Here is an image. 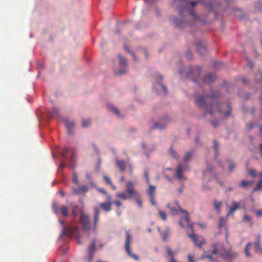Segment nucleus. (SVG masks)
<instances>
[{"mask_svg":"<svg viewBox=\"0 0 262 262\" xmlns=\"http://www.w3.org/2000/svg\"><path fill=\"white\" fill-rule=\"evenodd\" d=\"M72 183L74 186L72 187V193L75 195H80L82 194V187L78 180V176L74 172L72 177Z\"/></svg>","mask_w":262,"mask_h":262,"instance_id":"11","label":"nucleus"},{"mask_svg":"<svg viewBox=\"0 0 262 262\" xmlns=\"http://www.w3.org/2000/svg\"><path fill=\"white\" fill-rule=\"evenodd\" d=\"M69 151V149L68 148H64L61 152V156L62 158L65 159L66 156L68 152Z\"/></svg>","mask_w":262,"mask_h":262,"instance_id":"46","label":"nucleus"},{"mask_svg":"<svg viewBox=\"0 0 262 262\" xmlns=\"http://www.w3.org/2000/svg\"><path fill=\"white\" fill-rule=\"evenodd\" d=\"M246 60H247V65L249 67H250L251 68H252L253 67L252 63H251L250 60H249L248 58H246Z\"/></svg>","mask_w":262,"mask_h":262,"instance_id":"58","label":"nucleus"},{"mask_svg":"<svg viewBox=\"0 0 262 262\" xmlns=\"http://www.w3.org/2000/svg\"><path fill=\"white\" fill-rule=\"evenodd\" d=\"M114 203L117 207H119L122 205V203L119 200H115Z\"/></svg>","mask_w":262,"mask_h":262,"instance_id":"53","label":"nucleus"},{"mask_svg":"<svg viewBox=\"0 0 262 262\" xmlns=\"http://www.w3.org/2000/svg\"><path fill=\"white\" fill-rule=\"evenodd\" d=\"M195 45L198 53L201 55L203 54L206 51L205 46L200 41L196 42Z\"/></svg>","mask_w":262,"mask_h":262,"instance_id":"21","label":"nucleus"},{"mask_svg":"<svg viewBox=\"0 0 262 262\" xmlns=\"http://www.w3.org/2000/svg\"><path fill=\"white\" fill-rule=\"evenodd\" d=\"M170 230L169 228H167L163 232H160V234L162 236V239L163 241H166L170 235Z\"/></svg>","mask_w":262,"mask_h":262,"instance_id":"27","label":"nucleus"},{"mask_svg":"<svg viewBox=\"0 0 262 262\" xmlns=\"http://www.w3.org/2000/svg\"><path fill=\"white\" fill-rule=\"evenodd\" d=\"M211 123L214 127L216 128L218 126V122L216 121H212Z\"/></svg>","mask_w":262,"mask_h":262,"instance_id":"62","label":"nucleus"},{"mask_svg":"<svg viewBox=\"0 0 262 262\" xmlns=\"http://www.w3.org/2000/svg\"><path fill=\"white\" fill-rule=\"evenodd\" d=\"M239 205L237 202H233L232 203V207L230 208L227 216L232 214L237 209L239 208Z\"/></svg>","mask_w":262,"mask_h":262,"instance_id":"22","label":"nucleus"},{"mask_svg":"<svg viewBox=\"0 0 262 262\" xmlns=\"http://www.w3.org/2000/svg\"><path fill=\"white\" fill-rule=\"evenodd\" d=\"M105 195L106 196L107 202H111V200L112 199V196L108 194L107 193V194H105Z\"/></svg>","mask_w":262,"mask_h":262,"instance_id":"63","label":"nucleus"},{"mask_svg":"<svg viewBox=\"0 0 262 262\" xmlns=\"http://www.w3.org/2000/svg\"><path fill=\"white\" fill-rule=\"evenodd\" d=\"M86 178L88 183L90 184V185L92 187L94 186V183L92 181L91 176L90 174H87L86 175Z\"/></svg>","mask_w":262,"mask_h":262,"instance_id":"42","label":"nucleus"},{"mask_svg":"<svg viewBox=\"0 0 262 262\" xmlns=\"http://www.w3.org/2000/svg\"><path fill=\"white\" fill-rule=\"evenodd\" d=\"M149 185L148 194H149V196H152V195H154V193L155 192V187L153 185H151L150 183H149V185Z\"/></svg>","mask_w":262,"mask_h":262,"instance_id":"37","label":"nucleus"},{"mask_svg":"<svg viewBox=\"0 0 262 262\" xmlns=\"http://www.w3.org/2000/svg\"><path fill=\"white\" fill-rule=\"evenodd\" d=\"M173 5L178 10L180 15L185 14L184 17L180 19H174L176 26L180 28H183L187 25L193 24L198 19L199 16L195 13L194 8L198 4L197 1L188 0H173Z\"/></svg>","mask_w":262,"mask_h":262,"instance_id":"2","label":"nucleus"},{"mask_svg":"<svg viewBox=\"0 0 262 262\" xmlns=\"http://www.w3.org/2000/svg\"><path fill=\"white\" fill-rule=\"evenodd\" d=\"M150 202H151V203L152 204V205H156V202L154 200V195L150 196Z\"/></svg>","mask_w":262,"mask_h":262,"instance_id":"57","label":"nucleus"},{"mask_svg":"<svg viewBox=\"0 0 262 262\" xmlns=\"http://www.w3.org/2000/svg\"><path fill=\"white\" fill-rule=\"evenodd\" d=\"M210 247L212 248V254H219L225 260L231 262L238 256V253L235 251L231 250L226 251L223 245L221 243H213Z\"/></svg>","mask_w":262,"mask_h":262,"instance_id":"4","label":"nucleus"},{"mask_svg":"<svg viewBox=\"0 0 262 262\" xmlns=\"http://www.w3.org/2000/svg\"><path fill=\"white\" fill-rule=\"evenodd\" d=\"M212 187L209 186L207 184H204L202 186V189L204 191H208L211 190Z\"/></svg>","mask_w":262,"mask_h":262,"instance_id":"45","label":"nucleus"},{"mask_svg":"<svg viewBox=\"0 0 262 262\" xmlns=\"http://www.w3.org/2000/svg\"><path fill=\"white\" fill-rule=\"evenodd\" d=\"M255 212L257 216H262V210H256Z\"/></svg>","mask_w":262,"mask_h":262,"instance_id":"59","label":"nucleus"},{"mask_svg":"<svg viewBox=\"0 0 262 262\" xmlns=\"http://www.w3.org/2000/svg\"><path fill=\"white\" fill-rule=\"evenodd\" d=\"M193 154V153L192 152H187L184 158L183 162L178 164L175 173V177L178 180H186L185 177L183 175V173L187 169H189V166L187 164L185 163V162L189 161Z\"/></svg>","mask_w":262,"mask_h":262,"instance_id":"6","label":"nucleus"},{"mask_svg":"<svg viewBox=\"0 0 262 262\" xmlns=\"http://www.w3.org/2000/svg\"><path fill=\"white\" fill-rule=\"evenodd\" d=\"M219 95L217 92L215 94H211L208 95L205 94L203 95L198 94L195 98V102L200 110L205 115H212L214 112L217 111L224 117H228L230 116L231 108L229 105H227V110L223 113L222 105H219L217 98Z\"/></svg>","mask_w":262,"mask_h":262,"instance_id":"1","label":"nucleus"},{"mask_svg":"<svg viewBox=\"0 0 262 262\" xmlns=\"http://www.w3.org/2000/svg\"><path fill=\"white\" fill-rule=\"evenodd\" d=\"M63 122L66 126L67 132L69 134L71 133L75 126L74 122L72 121H69L67 119H63Z\"/></svg>","mask_w":262,"mask_h":262,"instance_id":"20","label":"nucleus"},{"mask_svg":"<svg viewBox=\"0 0 262 262\" xmlns=\"http://www.w3.org/2000/svg\"><path fill=\"white\" fill-rule=\"evenodd\" d=\"M103 179H104V180L106 182V183L108 184H111V180L110 178L108 176H107L106 175H104V176H103Z\"/></svg>","mask_w":262,"mask_h":262,"instance_id":"50","label":"nucleus"},{"mask_svg":"<svg viewBox=\"0 0 262 262\" xmlns=\"http://www.w3.org/2000/svg\"><path fill=\"white\" fill-rule=\"evenodd\" d=\"M261 236L260 234L256 235V241L254 242V248L255 252L259 255H262V247L260 245Z\"/></svg>","mask_w":262,"mask_h":262,"instance_id":"16","label":"nucleus"},{"mask_svg":"<svg viewBox=\"0 0 262 262\" xmlns=\"http://www.w3.org/2000/svg\"><path fill=\"white\" fill-rule=\"evenodd\" d=\"M144 176L145 177L146 181L147 183L148 184V185H149L150 179H149V176H148V170H145L144 171Z\"/></svg>","mask_w":262,"mask_h":262,"instance_id":"47","label":"nucleus"},{"mask_svg":"<svg viewBox=\"0 0 262 262\" xmlns=\"http://www.w3.org/2000/svg\"><path fill=\"white\" fill-rule=\"evenodd\" d=\"M214 208L215 210L217 211V212L220 214L221 213V207L222 206V202H219L216 200H215L214 201Z\"/></svg>","mask_w":262,"mask_h":262,"instance_id":"32","label":"nucleus"},{"mask_svg":"<svg viewBox=\"0 0 262 262\" xmlns=\"http://www.w3.org/2000/svg\"><path fill=\"white\" fill-rule=\"evenodd\" d=\"M91 120L89 118L83 119V127H89L91 124Z\"/></svg>","mask_w":262,"mask_h":262,"instance_id":"33","label":"nucleus"},{"mask_svg":"<svg viewBox=\"0 0 262 262\" xmlns=\"http://www.w3.org/2000/svg\"><path fill=\"white\" fill-rule=\"evenodd\" d=\"M186 57L189 60H190L192 58V54L191 52L189 51H187L186 54Z\"/></svg>","mask_w":262,"mask_h":262,"instance_id":"51","label":"nucleus"},{"mask_svg":"<svg viewBox=\"0 0 262 262\" xmlns=\"http://www.w3.org/2000/svg\"><path fill=\"white\" fill-rule=\"evenodd\" d=\"M63 234L69 237H75L78 243L81 244L79 229L77 227L65 228L63 230Z\"/></svg>","mask_w":262,"mask_h":262,"instance_id":"9","label":"nucleus"},{"mask_svg":"<svg viewBox=\"0 0 262 262\" xmlns=\"http://www.w3.org/2000/svg\"><path fill=\"white\" fill-rule=\"evenodd\" d=\"M124 48L130 54L132 55V57H133V60L136 61V62H137L138 61V59L137 58V57H136L135 55L129 49V48L126 47V46H124Z\"/></svg>","mask_w":262,"mask_h":262,"instance_id":"40","label":"nucleus"},{"mask_svg":"<svg viewBox=\"0 0 262 262\" xmlns=\"http://www.w3.org/2000/svg\"><path fill=\"white\" fill-rule=\"evenodd\" d=\"M156 82L154 83L153 87L159 95H165L167 92V88L161 83L162 76L159 74L155 75Z\"/></svg>","mask_w":262,"mask_h":262,"instance_id":"7","label":"nucleus"},{"mask_svg":"<svg viewBox=\"0 0 262 262\" xmlns=\"http://www.w3.org/2000/svg\"><path fill=\"white\" fill-rule=\"evenodd\" d=\"M94 221L91 223L89 215L83 213V236L89 237L91 235H96L97 225L99 220V210L97 208H94Z\"/></svg>","mask_w":262,"mask_h":262,"instance_id":"3","label":"nucleus"},{"mask_svg":"<svg viewBox=\"0 0 262 262\" xmlns=\"http://www.w3.org/2000/svg\"><path fill=\"white\" fill-rule=\"evenodd\" d=\"M107 107L108 111L116 115L117 117L119 118H122L124 117V114H122L119 110L114 105L112 104H108Z\"/></svg>","mask_w":262,"mask_h":262,"instance_id":"17","label":"nucleus"},{"mask_svg":"<svg viewBox=\"0 0 262 262\" xmlns=\"http://www.w3.org/2000/svg\"><path fill=\"white\" fill-rule=\"evenodd\" d=\"M96 250V242L95 239H93L91 243L88 246L87 254L88 257L86 258V262H92L93 255Z\"/></svg>","mask_w":262,"mask_h":262,"instance_id":"12","label":"nucleus"},{"mask_svg":"<svg viewBox=\"0 0 262 262\" xmlns=\"http://www.w3.org/2000/svg\"><path fill=\"white\" fill-rule=\"evenodd\" d=\"M59 193L61 196L64 197V196H66V192H64V190H60Z\"/></svg>","mask_w":262,"mask_h":262,"instance_id":"64","label":"nucleus"},{"mask_svg":"<svg viewBox=\"0 0 262 262\" xmlns=\"http://www.w3.org/2000/svg\"><path fill=\"white\" fill-rule=\"evenodd\" d=\"M250 184L251 183L248 181L243 180L241 181L239 185L241 187L245 188L248 187Z\"/></svg>","mask_w":262,"mask_h":262,"instance_id":"38","label":"nucleus"},{"mask_svg":"<svg viewBox=\"0 0 262 262\" xmlns=\"http://www.w3.org/2000/svg\"><path fill=\"white\" fill-rule=\"evenodd\" d=\"M188 258L189 262H195L193 260V256H191V255L189 254L188 255Z\"/></svg>","mask_w":262,"mask_h":262,"instance_id":"56","label":"nucleus"},{"mask_svg":"<svg viewBox=\"0 0 262 262\" xmlns=\"http://www.w3.org/2000/svg\"><path fill=\"white\" fill-rule=\"evenodd\" d=\"M166 208H168L170 210V214L172 215H176L178 214V211L177 209H175L174 207L171 206V204L168 203L166 205Z\"/></svg>","mask_w":262,"mask_h":262,"instance_id":"29","label":"nucleus"},{"mask_svg":"<svg viewBox=\"0 0 262 262\" xmlns=\"http://www.w3.org/2000/svg\"><path fill=\"white\" fill-rule=\"evenodd\" d=\"M213 146L215 151V157L216 158L219 155V144L215 139H214L213 141Z\"/></svg>","mask_w":262,"mask_h":262,"instance_id":"30","label":"nucleus"},{"mask_svg":"<svg viewBox=\"0 0 262 262\" xmlns=\"http://www.w3.org/2000/svg\"><path fill=\"white\" fill-rule=\"evenodd\" d=\"M111 202H103L100 204V207L105 212H108L111 210Z\"/></svg>","mask_w":262,"mask_h":262,"instance_id":"26","label":"nucleus"},{"mask_svg":"<svg viewBox=\"0 0 262 262\" xmlns=\"http://www.w3.org/2000/svg\"><path fill=\"white\" fill-rule=\"evenodd\" d=\"M244 220L245 221L250 222L251 221V218H250V216H249L248 215H245L244 216Z\"/></svg>","mask_w":262,"mask_h":262,"instance_id":"55","label":"nucleus"},{"mask_svg":"<svg viewBox=\"0 0 262 262\" xmlns=\"http://www.w3.org/2000/svg\"><path fill=\"white\" fill-rule=\"evenodd\" d=\"M72 210V214L74 216H77L78 213V207L74 205H71Z\"/></svg>","mask_w":262,"mask_h":262,"instance_id":"34","label":"nucleus"},{"mask_svg":"<svg viewBox=\"0 0 262 262\" xmlns=\"http://www.w3.org/2000/svg\"><path fill=\"white\" fill-rule=\"evenodd\" d=\"M66 167V164H65L64 163L62 162V163H60V165H59V169H64Z\"/></svg>","mask_w":262,"mask_h":262,"instance_id":"61","label":"nucleus"},{"mask_svg":"<svg viewBox=\"0 0 262 262\" xmlns=\"http://www.w3.org/2000/svg\"><path fill=\"white\" fill-rule=\"evenodd\" d=\"M188 236L193 240L195 245L199 248H201V246L205 244V241L202 236H198L194 233L188 234Z\"/></svg>","mask_w":262,"mask_h":262,"instance_id":"14","label":"nucleus"},{"mask_svg":"<svg viewBox=\"0 0 262 262\" xmlns=\"http://www.w3.org/2000/svg\"><path fill=\"white\" fill-rule=\"evenodd\" d=\"M212 254H213L211 253V251L210 253H209L208 252L204 253L202 256V259H204V258H206L209 259L211 261L217 262L213 259Z\"/></svg>","mask_w":262,"mask_h":262,"instance_id":"28","label":"nucleus"},{"mask_svg":"<svg viewBox=\"0 0 262 262\" xmlns=\"http://www.w3.org/2000/svg\"><path fill=\"white\" fill-rule=\"evenodd\" d=\"M127 163L129 167L130 173H132L133 172V166L131 164V163H130V162L129 161V160L127 161Z\"/></svg>","mask_w":262,"mask_h":262,"instance_id":"54","label":"nucleus"},{"mask_svg":"<svg viewBox=\"0 0 262 262\" xmlns=\"http://www.w3.org/2000/svg\"><path fill=\"white\" fill-rule=\"evenodd\" d=\"M176 205L177 206L178 208L179 209V210L181 212L183 213H186V215L183 217V219L187 222V225L191 228V229L193 231V226L194 225V223H190V218L189 216L187 214V213L186 211L183 210L181 208H180V206L178 204V202H175Z\"/></svg>","mask_w":262,"mask_h":262,"instance_id":"18","label":"nucleus"},{"mask_svg":"<svg viewBox=\"0 0 262 262\" xmlns=\"http://www.w3.org/2000/svg\"><path fill=\"white\" fill-rule=\"evenodd\" d=\"M125 235H126V239L125 241V246L124 248L125 250L127 253L128 255L132 258H133L135 260H139V257L132 253L131 249H130V243L132 242V236L129 233V231H126L125 232Z\"/></svg>","mask_w":262,"mask_h":262,"instance_id":"8","label":"nucleus"},{"mask_svg":"<svg viewBox=\"0 0 262 262\" xmlns=\"http://www.w3.org/2000/svg\"><path fill=\"white\" fill-rule=\"evenodd\" d=\"M262 189V178H261V180H260L257 186H256V187L253 189V192H255V191H256L258 190H261Z\"/></svg>","mask_w":262,"mask_h":262,"instance_id":"41","label":"nucleus"},{"mask_svg":"<svg viewBox=\"0 0 262 262\" xmlns=\"http://www.w3.org/2000/svg\"><path fill=\"white\" fill-rule=\"evenodd\" d=\"M215 79V76L213 75L211 73H209L207 75H206L204 78H203V82L205 83H210L212 81H213Z\"/></svg>","mask_w":262,"mask_h":262,"instance_id":"24","label":"nucleus"},{"mask_svg":"<svg viewBox=\"0 0 262 262\" xmlns=\"http://www.w3.org/2000/svg\"><path fill=\"white\" fill-rule=\"evenodd\" d=\"M226 220L224 217H220L219 219V226L220 228L223 227L225 226Z\"/></svg>","mask_w":262,"mask_h":262,"instance_id":"39","label":"nucleus"},{"mask_svg":"<svg viewBox=\"0 0 262 262\" xmlns=\"http://www.w3.org/2000/svg\"><path fill=\"white\" fill-rule=\"evenodd\" d=\"M201 73V69L200 68L198 67H196L194 68H192L191 67L189 68V72L188 73V77H190L194 82L196 81V78H194L192 77V76H194L195 77H199Z\"/></svg>","mask_w":262,"mask_h":262,"instance_id":"15","label":"nucleus"},{"mask_svg":"<svg viewBox=\"0 0 262 262\" xmlns=\"http://www.w3.org/2000/svg\"><path fill=\"white\" fill-rule=\"evenodd\" d=\"M159 215L162 219H163V220H166L167 215L164 212H163L161 210H159Z\"/></svg>","mask_w":262,"mask_h":262,"instance_id":"48","label":"nucleus"},{"mask_svg":"<svg viewBox=\"0 0 262 262\" xmlns=\"http://www.w3.org/2000/svg\"><path fill=\"white\" fill-rule=\"evenodd\" d=\"M125 187L127 193L117 192L116 194V196L124 200H126L134 197L138 207L141 208L142 207V203L140 194L135 190L133 183L130 181L128 182L126 184Z\"/></svg>","mask_w":262,"mask_h":262,"instance_id":"5","label":"nucleus"},{"mask_svg":"<svg viewBox=\"0 0 262 262\" xmlns=\"http://www.w3.org/2000/svg\"><path fill=\"white\" fill-rule=\"evenodd\" d=\"M255 10L257 11L261 10L262 8V4L260 2H258L256 3L254 5Z\"/></svg>","mask_w":262,"mask_h":262,"instance_id":"43","label":"nucleus"},{"mask_svg":"<svg viewBox=\"0 0 262 262\" xmlns=\"http://www.w3.org/2000/svg\"><path fill=\"white\" fill-rule=\"evenodd\" d=\"M116 165L119 169L120 171L123 172L126 169V162L124 160H119L116 159Z\"/></svg>","mask_w":262,"mask_h":262,"instance_id":"19","label":"nucleus"},{"mask_svg":"<svg viewBox=\"0 0 262 262\" xmlns=\"http://www.w3.org/2000/svg\"><path fill=\"white\" fill-rule=\"evenodd\" d=\"M97 190L100 193H102V194H103L104 195L107 194L106 191L104 189H103L102 188H97Z\"/></svg>","mask_w":262,"mask_h":262,"instance_id":"52","label":"nucleus"},{"mask_svg":"<svg viewBox=\"0 0 262 262\" xmlns=\"http://www.w3.org/2000/svg\"><path fill=\"white\" fill-rule=\"evenodd\" d=\"M248 173L249 175L253 177H254L256 176V172L254 169H250L248 171Z\"/></svg>","mask_w":262,"mask_h":262,"instance_id":"49","label":"nucleus"},{"mask_svg":"<svg viewBox=\"0 0 262 262\" xmlns=\"http://www.w3.org/2000/svg\"><path fill=\"white\" fill-rule=\"evenodd\" d=\"M251 245V243H248L246 245L245 249H244V252L245 254V255L248 257H251V255L249 251V247Z\"/></svg>","mask_w":262,"mask_h":262,"instance_id":"36","label":"nucleus"},{"mask_svg":"<svg viewBox=\"0 0 262 262\" xmlns=\"http://www.w3.org/2000/svg\"><path fill=\"white\" fill-rule=\"evenodd\" d=\"M171 120V119L169 117L167 116L164 117L160 119L159 122L155 123L152 128L158 130L164 129L166 128L167 123L170 121Z\"/></svg>","mask_w":262,"mask_h":262,"instance_id":"13","label":"nucleus"},{"mask_svg":"<svg viewBox=\"0 0 262 262\" xmlns=\"http://www.w3.org/2000/svg\"><path fill=\"white\" fill-rule=\"evenodd\" d=\"M117 58L118 59L119 66L121 68L120 69H115V74L117 75H121L125 74L127 73V70L125 68L127 65V62L126 58L124 57H122L120 54L117 55Z\"/></svg>","mask_w":262,"mask_h":262,"instance_id":"10","label":"nucleus"},{"mask_svg":"<svg viewBox=\"0 0 262 262\" xmlns=\"http://www.w3.org/2000/svg\"><path fill=\"white\" fill-rule=\"evenodd\" d=\"M226 161L228 164L229 171L230 172L232 171L234 168H235L236 164L231 159H227Z\"/></svg>","mask_w":262,"mask_h":262,"instance_id":"25","label":"nucleus"},{"mask_svg":"<svg viewBox=\"0 0 262 262\" xmlns=\"http://www.w3.org/2000/svg\"><path fill=\"white\" fill-rule=\"evenodd\" d=\"M60 211L62 215L63 216H67L68 215V208L67 207L64 206L62 205L60 208Z\"/></svg>","mask_w":262,"mask_h":262,"instance_id":"35","label":"nucleus"},{"mask_svg":"<svg viewBox=\"0 0 262 262\" xmlns=\"http://www.w3.org/2000/svg\"><path fill=\"white\" fill-rule=\"evenodd\" d=\"M213 170V167L210 164H207V168L203 172L204 176H206L208 174H211Z\"/></svg>","mask_w":262,"mask_h":262,"instance_id":"31","label":"nucleus"},{"mask_svg":"<svg viewBox=\"0 0 262 262\" xmlns=\"http://www.w3.org/2000/svg\"><path fill=\"white\" fill-rule=\"evenodd\" d=\"M169 154L173 158L175 159H178L179 158V156L176 154L175 151L172 148H170L169 149Z\"/></svg>","mask_w":262,"mask_h":262,"instance_id":"44","label":"nucleus"},{"mask_svg":"<svg viewBox=\"0 0 262 262\" xmlns=\"http://www.w3.org/2000/svg\"><path fill=\"white\" fill-rule=\"evenodd\" d=\"M48 114L49 119H51L55 117H59V111L56 108H54L52 112H48Z\"/></svg>","mask_w":262,"mask_h":262,"instance_id":"23","label":"nucleus"},{"mask_svg":"<svg viewBox=\"0 0 262 262\" xmlns=\"http://www.w3.org/2000/svg\"><path fill=\"white\" fill-rule=\"evenodd\" d=\"M52 208L54 210V211L55 212V213H57L58 212V209H57L56 205L55 204H53L52 205Z\"/></svg>","mask_w":262,"mask_h":262,"instance_id":"60","label":"nucleus"}]
</instances>
